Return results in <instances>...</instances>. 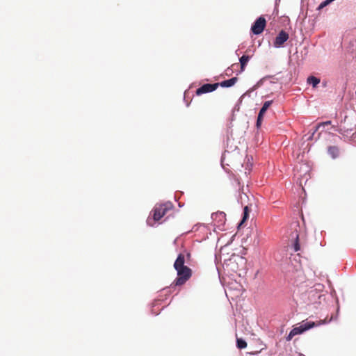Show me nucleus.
<instances>
[{
	"mask_svg": "<svg viewBox=\"0 0 356 356\" xmlns=\"http://www.w3.org/2000/svg\"><path fill=\"white\" fill-rule=\"evenodd\" d=\"M191 254L180 253L174 263V268L177 270V277L175 280L174 284L176 286L184 284L192 276V270L184 264L186 260H189Z\"/></svg>",
	"mask_w": 356,
	"mask_h": 356,
	"instance_id": "obj_1",
	"label": "nucleus"
},
{
	"mask_svg": "<svg viewBox=\"0 0 356 356\" xmlns=\"http://www.w3.org/2000/svg\"><path fill=\"white\" fill-rule=\"evenodd\" d=\"M332 318L328 321L327 320V318H325L324 320H320L316 322L303 321L299 326L295 327L291 330L289 335L286 337V340L291 341L294 336L300 334L314 327L319 326L328 322H330Z\"/></svg>",
	"mask_w": 356,
	"mask_h": 356,
	"instance_id": "obj_2",
	"label": "nucleus"
},
{
	"mask_svg": "<svg viewBox=\"0 0 356 356\" xmlns=\"http://www.w3.org/2000/svg\"><path fill=\"white\" fill-rule=\"evenodd\" d=\"M173 205L168 202L161 204H156L152 211L154 221H159L164 217L169 211H172Z\"/></svg>",
	"mask_w": 356,
	"mask_h": 356,
	"instance_id": "obj_3",
	"label": "nucleus"
},
{
	"mask_svg": "<svg viewBox=\"0 0 356 356\" xmlns=\"http://www.w3.org/2000/svg\"><path fill=\"white\" fill-rule=\"evenodd\" d=\"M351 120L346 116L339 127L338 131L343 135L348 136L356 129V124L350 122Z\"/></svg>",
	"mask_w": 356,
	"mask_h": 356,
	"instance_id": "obj_4",
	"label": "nucleus"
},
{
	"mask_svg": "<svg viewBox=\"0 0 356 356\" xmlns=\"http://www.w3.org/2000/svg\"><path fill=\"white\" fill-rule=\"evenodd\" d=\"M266 25V19L263 16H261L254 22L251 27V31L254 34L259 35L264 31Z\"/></svg>",
	"mask_w": 356,
	"mask_h": 356,
	"instance_id": "obj_5",
	"label": "nucleus"
},
{
	"mask_svg": "<svg viewBox=\"0 0 356 356\" xmlns=\"http://www.w3.org/2000/svg\"><path fill=\"white\" fill-rule=\"evenodd\" d=\"M219 87V84L215 83H206L197 89L196 95H201L204 93L211 92L216 90Z\"/></svg>",
	"mask_w": 356,
	"mask_h": 356,
	"instance_id": "obj_6",
	"label": "nucleus"
},
{
	"mask_svg": "<svg viewBox=\"0 0 356 356\" xmlns=\"http://www.w3.org/2000/svg\"><path fill=\"white\" fill-rule=\"evenodd\" d=\"M289 39V34L284 31H281L274 41V46L276 47H281Z\"/></svg>",
	"mask_w": 356,
	"mask_h": 356,
	"instance_id": "obj_7",
	"label": "nucleus"
},
{
	"mask_svg": "<svg viewBox=\"0 0 356 356\" xmlns=\"http://www.w3.org/2000/svg\"><path fill=\"white\" fill-rule=\"evenodd\" d=\"M299 227L298 225H295V232L291 234V239L293 241V250L294 252H298L300 249V246L299 244V235L297 232L296 227Z\"/></svg>",
	"mask_w": 356,
	"mask_h": 356,
	"instance_id": "obj_8",
	"label": "nucleus"
},
{
	"mask_svg": "<svg viewBox=\"0 0 356 356\" xmlns=\"http://www.w3.org/2000/svg\"><path fill=\"white\" fill-rule=\"evenodd\" d=\"M238 81L237 77H232V79L223 81L220 83H217L219 84V86L223 87V88H229L231 86H233Z\"/></svg>",
	"mask_w": 356,
	"mask_h": 356,
	"instance_id": "obj_9",
	"label": "nucleus"
},
{
	"mask_svg": "<svg viewBox=\"0 0 356 356\" xmlns=\"http://www.w3.org/2000/svg\"><path fill=\"white\" fill-rule=\"evenodd\" d=\"M226 215L224 212H216V213H212L211 215V218L213 220H218V222H220V224H222L225 222L226 218Z\"/></svg>",
	"mask_w": 356,
	"mask_h": 356,
	"instance_id": "obj_10",
	"label": "nucleus"
},
{
	"mask_svg": "<svg viewBox=\"0 0 356 356\" xmlns=\"http://www.w3.org/2000/svg\"><path fill=\"white\" fill-rule=\"evenodd\" d=\"M250 56L247 55L242 56L240 59V65H241V72L244 71L246 65L248 64V61L250 60Z\"/></svg>",
	"mask_w": 356,
	"mask_h": 356,
	"instance_id": "obj_11",
	"label": "nucleus"
},
{
	"mask_svg": "<svg viewBox=\"0 0 356 356\" xmlns=\"http://www.w3.org/2000/svg\"><path fill=\"white\" fill-rule=\"evenodd\" d=\"M328 152L333 159H335L339 154V149L337 146H330L328 148Z\"/></svg>",
	"mask_w": 356,
	"mask_h": 356,
	"instance_id": "obj_12",
	"label": "nucleus"
},
{
	"mask_svg": "<svg viewBox=\"0 0 356 356\" xmlns=\"http://www.w3.org/2000/svg\"><path fill=\"white\" fill-rule=\"evenodd\" d=\"M272 104V101H266L264 102L263 106L261 107V108L260 109V111L259 113V115L260 116H263L264 115L266 111H267V109L269 108V106Z\"/></svg>",
	"mask_w": 356,
	"mask_h": 356,
	"instance_id": "obj_13",
	"label": "nucleus"
},
{
	"mask_svg": "<svg viewBox=\"0 0 356 356\" xmlns=\"http://www.w3.org/2000/svg\"><path fill=\"white\" fill-rule=\"evenodd\" d=\"M307 82L309 84H312L314 88H315L320 83V79L314 76H310L307 78Z\"/></svg>",
	"mask_w": 356,
	"mask_h": 356,
	"instance_id": "obj_14",
	"label": "nucleus"
},
{
	"mask_svg": "<svg viewBox=\"0 0 356 356\" xmlns=\"http://www.w3.org/2000/svg\"><path fill=\"white\" fill-rule=\"evenodd\" d=\"M236 346L239 349H243V348H245L247 347V343L245 340L241 339V338H237L236 339Z\"/></svg>",
	"mask_w": 356,
	"mask_h": 356,
	"instance_id": "obj_15",
	"label": "nucleus"
},
{
	"mask_svg": "<svg viewBox=\"0 0 356 356\" xmlns=\"http://www.w3.org/2000/svg\"><path fill=\"white\" fill-rule=\"evenodd\" d=\"M249 213H250L249 208L247 206L245 207L244 209H243V217L241 224L243 223L248 218Z\"/></svg>",
	"mask_w": 356,
	"mask_h": 356,
	"instance_id": "obj_16",
	"label": "nucleus"
},
{
	"mask_svg": "<svg viewBox=\"0 0 356 356\" xmlns=\"http://www.w3.org/2000/svg\"><path fill=\"white\" fill-rule=\"evenodd\" d=\"M323 286L321 284H316L311 289L309 293H312L314 291H322Z\"/></svg>",
	"mask_w": 356,
	"mask_h": 356,
	"instance_id": "obj_17",
	"label": "nucleus"
},
{
	"mask_svg": "<svg viewBox=\"0 0 356 356\" xmlns=\"http://www.w3.org/2000/svg\"><path fill=\"white\" fill-rule=\"evenodd\" d=\"M262 120H263V116H260L259 115H258L257 120V127L258 128L261 126Z\"/></svg>",
	"mask_w": 356,
	"mask_h": 356,
	"instance_id": "obj_18",
	"label": "nucleus"
},
{
	"mask_svg": "<svg viewBox=\"0 0 356 356\" xmlns=\"http://www.w3.org/2000/svg\"><path fill=\"white\" fill-rule=\"evenodd\" d=\"M330 124H331V121H327V122L323 123V124H325V125Z\"/></svg>",
	"mask_w": 356,
	"mask_h": 356,
	"instance_id": "obj_19",
	"label": "nucleus"
},
{
	"mask_svg": "<svg viewBox=\"0 0 356 356\" xmlns=\"http://www.w3.org/2000/svg\"><path fill=\"white\" fill-rule=\"evenodd\" d=\"M150 220H151V219L149 218L147 219V223H148L149 225H152V224L151 223Z\"/></svg>",
	"mask_w": 356,
	"mask_h": 356,
	"instance_id": "obj_20",
	"label": "nucleus"
}]
</instances>
